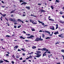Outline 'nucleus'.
<instances>
[{
    "instance_id": "obj_1",
    "label": "nucleus",
    "mask_w": 64,
    "mask_h": 64,
    "mask_svg": "<svg viewBox=\"0 0 64 64\" xmlns=\"http://www.w3.org/2000/svg\"><path fill=\"white\" fill-rule=\"evenodd\" d=\"M34 36L33 35H31L30 37H27V38H28V39H31V38H34Z\"/></svg>"
},
{
    "instance_id": "obj_2",
    "label": "nucleus",
    "mask_w": 64,
    "mask_h": 64,
    "mask_svg": "<svg viewBox=\"0 0 64 64\" xmlns=\"http://www.w3.org/2000/svg\"><path fill=\"white\" fill-rule=\"evenodd\" d=\"M38 22L39 23H41V24H42V25H43L44 26H45V24H44V23H43V22H41L39 20H38Z\"/></svg>"
},
{
    "instance_id": "obj_3",
    "label": "nucleus",
    "mask_w": 64,
    "mask_h": 64,
    "mask_svg": "<svg viewBox=\"0 0 64 64\" xmlns=\"http://www.w3.org/2000/svg\"><path fill=\"white\" fill-rule=\"evenodd\" d=\"M32 23L33 24H37V22H35L34 21H32Z\"/></svg>"
},
{
    "instance_id": "obj_4",
    "label": "nucleus",
    "mask_w": 64,
    "mask_h": 64,
    "mask_svg": "<svg viewBox=\"0 0 64 64\" xmlns=\"http://www.w3.org/2000/svg\"><path fill=\"white\" fill-rule=\"evenodd\" d=\"M36 56H35V57H37L38 58H39V57H40V56H41V54H38Z\"/></svg>"
},
{
    "instance_id": "obj_5",
    "label": "nucleus",
    "mask_w": 64,
    "mask_h": 64,
    "mask_svg": "<svg viewBox=\"0 0 64 64\" xmlns=\"http://www.w3.org/2000/svg\"><path fill=\"white\" fill-rule=\"evenodd\" d=\"M18 46H14V50H16V49H17V48H18Z\"/></svg>"
},
{
    "instance_id": "obj_6",
    "label": "nucleus",
    "mask_w": 64,
    "mask_h": 64,
    "mask_svg": "<svg viewBox=\"0 0 64 64\" xmlns=\"http://www.w3.org/2000/svg\"><path fill=\"white\" fill-rule=\"evenodd\" d=\"M27 4V2H22V4H21V5H23V4Z\"/></svg>"
},
{
    "instance_id": "obj_7",
    "label": "nucleus",
    "mask_w": 64,
    "mask_h": 64,
    "mask_svg": "<svg viewBox=\"0 0 64 64\" xmlns=\"http://www.w3.org/2000/svg\"><path fill=\"white\" fill-rule=\"evenodd\" d=\"M46 11L45 10H41V12L40 13H41L42 12H45Z\"/></svg>"
},
{
    "instance_id": "obj_8",
    "label": "nucleus",
    "mask_w": 64,
    "mask_h": 64,
    "mask_svg": "<svg viewBox=\"0 0 64 64\" xmlns=\"http://www.w3.org/2000/svg\"><path fill=\"white\" fill-rule=\"evenodd\" d=\"M50 28L52 30H55V29H54V27L53 26L52 27V28L50 27Z\"/></svg>"
},
{
    "instance_id": "obj_9",
    "label": "nucleus",
    "mask_w": 64,
    "mask_h": 64,
    "mask_svg": "<svg viewBox=\"0 0 64 64\" xmlns=\"http://www.w3.org/2000/svg\"><path fill=\"white\" fill-rule=\"evenodd\" d=\"M45 32H46V33H47L48 34H50V32H49L48 31H46V30L44 31Z\"/></svg>"
},
{
    "instance_id": "obj_10",
    "label": "nucleus",
    "mask_w": 64,
    "mask_h": 64,
    "mask_svg": "<svg viewBox=\"0 0 64 64\" xmlns=\"http://www.w3.org/2000/svg\"><path fill=\"white\" fill-rule=\"evenodd\" d=\"M54 34L55 35H56V34H59V33H58V32H54Z\"/></svg>"
},
{
    "instance_id": "obj_11",
    "label": "nucleus",
    "mask_w": 64,
    "mask_h": 64,
    "mask_svg": "<svg viewBox=\"0 0 64 64\" xmlns=\"http://www.w3.org/2000/svg\"><path fill=\"white\" fill-rule=\"evenodd\" d=\"M20 38H21V39H25V38H24L23 37V36H20Z\"/></svg>"
},
{
    "instance_id": "obj_12",
    "label": "nucleus",
    "mask_w": 64,
    "mask_h": 64,
    "mask_svg": "<svg viewBox=\"0 0 64 64\" xmlns=\"http://www.w3.org/2000/svg\"><path fill=\"white\" fill-rule=\"evenodd\" d=\"M0 14H1L3 17H5V16H6V14H1V13H0Z\"/></svg>"
},
{
    "instance_id": "obj_13",
    "label": "nucleus",
    "mask_w": 64,
    "mask_h": 64,
    "mask_svg": "<svg viewBox=\"0 0 64 64\" xmlns=\"http://www.w3.org/2000/svg\"><path fill=\"white\" fill-rule=\"evenodd\" d=\"M9 20L10 21H12V22H13V19L12 18H10Z\"/></svg>"
},
{
    "instance_id": "obj_14",
    "label": "nucleus",
    "mask_w": 64,
    "mask_h": 64,
    "mask_svg": "<svg viewBox=\"0 0 64 64\" xmlns=\"http://www.w3.org/2000/svg\"><path fill=\"white\" fill-rule=\"evenodd\" d=\"M49 20H50V21H54V20L52 19L51 18H50L48 19Z\"/></svg>"
},
{
    "instance_id": "obj_15",
    "label": "nucleus",
    "mask_w": 64,
    "mask_h": 64,
    "mask_svg": "<svg viewBox=\"0 0 64 64\" xmlns=\"http://www.w3.org/2000/svg\"><path fill=\"white\" fill-rule=\"evenodd\" d=\"M17 20H16L15 19H14V23H17Z\"/></svg>"
},
{
    "instance_id": "obj_16",
    "label": "nucleus",
    "mask_w": 64,
    "mask_h": 64,
    "mask_svg": "<svg viewBox=\"0 0 64 64\" xmlns=\"http://www.w3.org/2000/svg\"><path fill=\"white\" fill-rule=\"evenodd\" d=\"M35 41H39V38H37L36 39Z\"/></svg>"
},
{
    "instance_id": "obj_17",
    "label": "nucleus",
    "mask_w": 64,
    "mask_h": 64,
    "mask_svg": "<svg viewBox=\"0 0 64 64\" xmlns=\"http://www.w3.org/2000/svg\"><path fill=\"white\" fill-rule=\"evenodd\" d=\"M36 53H37V54H39V53H41V52H40L39 51H37L36 52Z\"/></svg>"
},
{
    "instance_id": "obj_18",
    "label": "nucleus",
    "mask_w": 64,
    "mask_h": 64,
    "mask_svg": "<svg viewBox=\"0 0 64 64\" xmlns=\"http://www.w3.org/2000/svg\"><path fill=\"white\" fill-rule=\"evenodd\" d=\"M26 9H28V10H30V7L26 6Z\"/></svg>"
},
{
    "instance_id": "obj_19",
    "label": "nucleus",
    "mask_w": 64,
    "mask_h": 64,
    "mask_svg": "<svg viewBox=\"0 0 64 64\" xmlns=\"http://www.w3.org/2000/svg\"><path fill=\"white\" fill-rule=\"evenodd\" d=\"M4 60L6 62H8L9 63V61L7 60H5L4 59Z\"/></svg>"
},
{
    "instance_id": "obj_20",
    "label": "nucleus",
    "mask_w": 64,
    "mask_h": 64,
    "mask_svg": "<svg viewBox=\"0 0 64 64\" xmlns=\"http://www.w3.org/2000/svg\"><path fill=\"white\" fill-rule=\"evenodd\" d=\"M20 57V56L19 55H18L16 56V58H19Z\"/></svg>"
},
{
    "instance_id": "obj_21",
    "label": "nucleus",
    "mask_w": 64,
    "mask_h": 64,
    "mask_svg": "<svg viewBox=\"0 0 64 64\" xmlns=\"http://www.w3.org/2000/svg\"><path fill=\"white\" fill-rule=\"evenodd\" d=\"M56 29H57L58 28V25L56 24Z\"/></svg>"
},
{
    "instance_id": "obj_22",
    "label": "nucleus",
    "mask_w": 64,
    "mask_h": 64,
    "mask_svg": "<svg viewBox=\"0 0 64 64\" xmlns=\"http://www.w3.org/2000/svg\"><path fill=\"white\" fill-rule=\"evenodd\" d=\"M32 30V31H34L35 30V29L34 28H32L31 29Z\"/></svg>"
},
{
    "instance_id": "obj_23",
    "label": "nucleus",
    "mask_w": 64,
    "mask_h": 64,
    "mask_svg": "<svg viewBox=\"0 0 64 64\" xmlns=\"http://www.w3.org/2000/svg\"><path fill=\"white\" fill-rule=\"evenodd\" d=\"M20 2H24V1H23V0H20Z\"/></svg>"
},
{
    "instance_id": "obj_24",
    "label": "nucleus",
    "mask_w": 64,
    "mask_h": 64,
    "mask_svg": "<svg viewBox=\"0 0 64 64\" xmlns=\"http://www.w3.org/2000/svg\"><path fill=\"white\" fill-rule=\"evenodd\" d=\"M15 11V10H14L13 11H12L10 12V13H14V11Z\"/></svg>"
},
{
    "instance_id": "obj_25",
    "label": "nucleus",
    "mask_w": 64,
    "mask_h": 64,
    "mask_svg": "<svg viewBox=\"0 0 64 64\" xmlns=\"http://www.w3.org/2000/svg\"><path fill=\"white\" fill-rule=\"evenodd\" d=\"M36 48V47L35 46H33L32 47L33 49H35V48Z\"/></svg>"
},
{
    "instance_id": "obj_26",
    "label": "nucleus",
    "mask_w": 64,
    "mask_h": 64,
    "mask_svg": "<svg viewBox=\"0 0 64 64\" xmlns=\"http://www.w3.org/2000/svg\"><path fill=\"white\" fill-rule=\"evenodd\" d=\"M43 41V39H42L41 38H39V41Z\"/></svg>"
},
{
    "instance_id": "obj_27",
    "label": "nucleus",
    "mask_w": 64,
    "mask_h": 64,
    "mask_svg": "<svg viewBox=\"0 0 64 64\" xmlns=\"http://www.w3.org/2000/svg\"><path fill=\"white\" fill-rule=\"evenodd\" d=\"M38 50H42V51H43V50H42V49H41L40 48H38Z\"/></svg>"
},
{
    "instance_id": "obj_28",
    "label": "nucleus",
    "mask_w": 64,
    "mask_h": 64,
    "mask_svg": "<svg viewBox=\"0 0 64 64\" xmlns=\"http://www.w3.org/2000/svg\"><path fill=\"white\" fill-rule=\"evenodd\" d=\"M21 50L23 51H24V52H25V50H24V48H22Z\"/></svg>"
},
{
    "instance_id": "obj_29",
    "label": "nucleus",
    "mask_w": 64,
    "mask_h": 64,
    "mask_svg": "<svg viewBox=\"0 0 64 64\" xmlns=\"http://www.w3.org/2000/svg\"><path fill=\"white\" fill-rule=\"evenodd\" d=\"M21 27V25H20V26H18V28H20Z\"/></svg>"
},
{
    "instance_id": "obj_30",
    "label": "nucleus",
    "mask_w": 64,
    "mask_h": 64,
    "mask_svg": "<svg viewBox=\"0 0 64 64\" xmlns=\"http://www.w3.org/2000/svg\"><path fill=\"white\" fill-rule=\"evenodd\" d=\"M33 52H32L30 53V54H29V55H31V54H33Z\"/></svg>"
},
{
    "instance_id": "obj_31",
    "label": "nucleus",
    "mask_w": 64,
    "mask_h": 64,
    "mask_svg": "<svg viewBox=\"0 0 64 64\" xmlns=\"http://www.w3.org/2000/svg\"><path fill=\"white\" fill-rule=\"evenodd\" d=\"M46 48H43V50H44V51H46Z\"/></svg>"
},
{
    "instance_id": "obj_32",
    "label": "nucleus",
    "mask_w": 64,
    "mask_h": 64,
    "mask_svg": "<svg viewBox=\"0 0 64 64\" xmlns=\"http://www.w3.org/2000/svg\"><path fill=\"white\" fill-rule=\"evenodd\" d=\"M45 38L46 39H50V38L48 37L46 38Z\"/></svg>"
},
{
    "instance_id": "obj_33",
    "label": "nucleus",
    "mask_w": 64,
    "mask_h": 64,
    "mask_svg": "<svg viewBox=\"0 0 64 64\" xmlns=\"http://www.w3.org/2000/svg\"><path fill=\"white\" fill-rule=\"evenodd\" d=\"M6 37H10V36H9V35H7L6 36Z\"/></svg>"
},
{
    "instance_id": "obj_34",
    "label": "nucleus",
    "mask_w": 64,
    "mask_h": 64,
    "mask_svg": "<svg viewBox=\"0 0 64 64\" xmlns=\"http://www.w3.org/2000/svg\"><path fill=\"white\" fill-rule=\"evenodd\" d=\"M42 37H45V36L44 35V34H42Z\"/></svg>"
},
{
    "instance_id": "obj_35",
    "label": "nucleus",
    "mask_w": 64,
    "mask_h": 64,
    "mask_svg": "<svg viewBox=\"0 0 64 64\" xmlns=\"http://www.w3.org/2000/svg\"><path fill=\"white\" fill-rule=\"evenodd\" d=\"M60 21V23H63V22L61 21Z\"/></svg>"
},
{
    "instance_id": "obj_36",
    "label": "nucleus",
    "mask_w": 64,
    "mask_h": 64,
    "mask_svg": "<svg viewBox=\"0 0 64 64\" xmlns=\"http://www.w3.org/2000/svg\"><path fill=\"white\" fill-rule=\"evenodd\" d=\"M60 14H63V12H60Z\"/></svg>"
},
{
    "instance_id": "obj_37",
    "label": "nucleus",
    "mask_w": 64,
    "mask_h": 64,
    "mask_svg": "<svg viewBox=\"0 0 64 64\" xmlns=\"http://www.w3.org/2000/svg\"><path fill=\"white\" fill-rule=\"evenodd\" d=\"M22 58H19L20 60H22Z\"/></svg>"
},
{
    "instance_id": "obj_38",
    "label": "nucleus",
    "mask_w": 64,
    "mask_h": 64,
    "mask_svg": "<svg viewBox=\"0 0 64 64\" xmlns=\"http://www.w3.org/2000/svg\"><path fill=\"white\" fill-rule=\"evenodd\" d=\"M18 21H21V20L20 19H18Z\"/></svg>"
},
{
    "instance_id": "obj_39",
    "label": "nucleus",
    "mask_w": 64,
    "mask_h": 64,
    "mask_svg": "<svg viewBox=\"0 0 64 64\" xmlns=\"http://www.w3.org/2000/svg\"><path fill=\"white\" fill-rule=\"evenodd\" d=\"M60 35H61V37H62V36H63V35H63V34H61Z\"/></svg>"
},
{
    "instance_id": "obj_40",
    "label": "nucleus",
    "mask_w": 64,
    "mask_h": 64,
    "mask_svg": "<svg viewBox=\"0 0 64 64\" xmlns=\"http://www.w3.org/2000/svg\"><path fill=\"white\" fill-rule=\"evenodd\" d=\"M3 60H0V63H3Z\"/></svg>"
},
{
    "instance_id": "obj_41",
    "label": "nucleus",
    "mask_w": 64,
    "mask_h": 64,
    "mask_svg": "<svg viewBox=\"0 0 64 64\" xmlns=\"http://www.w3.org/2000/svg\"><path fill=\"white\" fill-rule=\"evenodd\" d=\"M14 28H17V26H14Z\"/></svg>"
},
{
    "instance_id": "obj_42",
    "label": "nucleus",
    "mask_w": 64,
    "mask_h": 64,
    "mask_svg": "<svg viewBox=\"0 0 64 64\" xmlns=\"http://www.w3.org/2000/svg\"><path fill=\"white\" fill-rule=\"evenodd\" d=\"M2 18H3V16H1L0 18L1 21H2Z\"/></svg>"
},
{
    "instance_id": "obj_43",
    "label": "nucleus",
    "mask_w": 64,
    "mask_h": 64,
    "mask_svg": "<svg viewBox=\"0 0 64 64\" xmlns=\"http://www.w3.org/2000/svg\"><path fill=\"white\" fill-rule=\"evenodd\" d=\"M50 7L52 8V9H53L54 8H53V7L52 6H51Z\"/></svg>"
},
{
    "instance_id": "obj_44",
    "label": "nucleus",
    "mask_w": 64,
    "mask_h": 64,
    "mask_svg": "<svg viewBox=\"0 0 64 64\" xmlns=\"http://www.w3.org/2000/svg\"><path fill=\"white\" fill-rule=\"evenodd\" d=\"M21 50L19 49H18V51H21Z\"/></svg>"
},
{
    "instance_id": "obj_45",
    "label": "nucleus",
    "mask_w": 64,
    "mask_h": 64,
    "mask_svg": "<svg viewBox=\"0 0 64 64\" xmlns=\"http://www.w3.org/2000/svg\"><path fill=\"white\" fill-rule=\"evenodd\" d=\"M26 62V60H24L22 61V62Z\"/></svg>"
},
{
    "instance_id": "obj_46",
    "label": "nucleus",
    "mask_w": 64,
    "mask_h": 64,
    "mask_svg": "<svg viewBox=\"0 0 64 64\" xmlns=\"http://www.w3.org/2000/svg\"><path fill=\"white\" fill-rule=\"evenodd\" d=\"M12 64H14V61H12Z\"/></svg>"
},
{
    "instance_id": "obj_47",
    "label": "nucleus",
    "mask_w": 64,
    "mask_h": 64,
    "mask_svg": "<svg viewBox=\"0 0 64 64\" xmlns=\"http://www.w3.org/2000/svg\"><path fill=\"white\" fill-rule=\"evenodd\" d=\"M45 51H46V52H48V50H47L46 49Z\"/></svg>"
},
{
    "instance_id": "obj_48",
    "label": "nucleus",
    "mask_w": 64,
    "mask_h": 64,
    "mask_svg": "<svg viewBox=\"0 0 64 64\" xmlns=\"http://www.w3.org/2000/svg\"><path fill=\"white\" fill-rule=\"evenodd\" d=\"M6 56H9V54H6Z\"/></svg>"
},
{
    "instance_id": "obj_49",
    "label": "nucleus",
    "mask_w": 64,
    "mask_h": 64,
    "mask_svg": "<svg viewBox=\"0 0 64 64\" xmlns=\"http://www.w3.org/2000/svg\"><path fill=\"white\" fill-rule=\"evenodd\" d=\"M49 54H50V52L49 51H48L47 52Z\"/></svg>"
},
{
    "instance_id": "obj_50",
    "label": "nucleus",
    "mask_w": 64,
    "mask_h": 64,
    "mask_svg": "<svg viewBox=\"0 0 64 64\" xmlns=\"http://www.w3.org/2000/svg\"><path fill=\"white\" fill-rule=\"evenodd\" d=\"M12 57H13V58H15V56H14V55H13L12 56Z\"/></svg>"
},
{
    "instance_id": "obj_51",
    "label": "nucleus",
    "mask_w": 64,
    "mask_h": 64,
    "mask_svg": "<svg viewBox=\"0 0 64 64\" xmlns=\"http://www.w3.org/2000/svg\"><path fill=\"white\" fill-rule=\"evenodd\" d=\"M25 41L26 42H28L29 41L28 40H26Z\"/></svg>"
},
{
    "instance_id": "obj_52",
    "label": "nucleus",
    "mask_w": 64,
    "mask_h": 64,
    "mask_svg": "<svg viewBox=\"0 0 64 64\" xmlns=\"http://www.w3.org/2000/svg\"><path fill=\"white\" fill-rule=\"evenodd\" d=\"M22 54L23 55V56H25V54Z\"/></svg>"
},
{
    "instance_id": "obj_53",
    "label": "nucleus",
    "mask_w": 64,
    "mask_h": 64,
    "mask_svg": "<svg viewBox=\"0 0 64 64\" xmlns=\"http://www.w3.org/2000/svg\"><path fill=\"white\" fill-rule=\"evenodd\" d=\"M59 44V42H57L56 43V44Z\"/></svg>"
},
{
    "instance_id": "obj_54",
    "label": "nucleus",
    "mask_w": 64,
    "mask_h": 64,
    "mask_svg": "<svg viewBox=\"0 0 64 64\" xmlns=\"http://www.w3.org/2000/svg\"><path fill=\"white\" fill-rule=\"evenodd\" d=\"M43 56H45V54H43Z\"/></svg>"
},
{
    "instance_id": "obj_55",
    "label": "nucleus",
    "mask_w": 64,
    "mask_h": 64,
    "mask_svg": "<svg viewBox=\"0 0 64 64\" xmlns=\"http://www.w3.org/2000/svg\"><path fill=\"white\" fill-rule=\"evenodd\" d=\"M1 2L2 3H3L4 4V2H3V1H2Z\"/></svg>"
},
{
    "instance_id": "obj_56",
    "label": "nucleus",
    "mask_w": 64,
    "mask_h": 64,
    "mask_svg": "<svg viewBox=\"0 0 64 64\" xmlns=\"http://www.w3.org/2000/svg\"><path fill=\"white\" fill-rule=\"evenodd\" d=\"M26 16V14H23V16H24H24Z\"/></svg>"
},
{
    "instance_id": "obj_57",
    "label": "nucleus",
    "mask_w": 64,
    "mask_h": 64,
    "mask_svg": "<svg viewBox=\"0 0 64 64\" xmlns=\"http://www.w3.org/2000/svg\"><path fill=\"white\" fill-rule=\"evenodd\" d=\"M38 5H41V4H38Z\"/></svg>"
},
{
    "instance_id": "obj_58",
    "label": "nucleus",
    "mask_w": 64,
    "mask_h": 64,
    "mask_svg": "<svg viewBox=\"0 0 64 64\" xmlns=\"http://www.w3.org/2000/svg\"><path fill=\"white\" fill-rule=\"evenodd\" d=\"M39 32H42V30H40L39 31Z\"/></svg>"
},
{
    "instance_id": "obj_59",
    "label": "nucleus",
    "mask_w": 64,
    "mask_h": 64,
    "mask_svg": "<svg viewBox=\"0 0 64 64\" xmlns=\"http://www.w3.org/2000/svg\"><path fill=\"white\" fill-rule=\"evenodd\" d=\"M11 17H13V15L12 14L11 16Z\"/></svg>"
},
{
    "instance_id": "obj_60",
    "label": "nucleus",
    "mask_w": 64,
    "mask_h": 64,
    "mask_svg": "<svg viewBox=\"0 0 64 64\" xmlns=\"http://www.w3.org/2000/svg\"><path fill=\"white\" fill-rule=\"evenodd\" d=\"M23 32L24 33H25V34H26V32H25L24 31H23Z\"/></svg>"
},
{
    "instance_id": "obj_61",
    "label": "nucleus",
    "mask_w": 64,
    "mask_h": 64,
    "mask_svg": "<svg viewBox=\"0 0 64 64\" xmlns=\"http://www.w3.org/2000/svg\"><path fill=\"white\" fill-rule=\"evenodd\" d=\"M58 36L59 37H61V35H58Z\"/></svg>"
},
{
    "instance_id": "obj_62",
    "label": "nucleus",
    "mask_w": 64,
    "mask_h": 64,
    "mask_svg": "<svg viewBox=\"0 0 64 64\" xmlns=\"http://www.w3.org/2000/svg\"><path fill=\"white\" fill-rule=\"evenodd\" d=\"M56 2H59V1H58V0H57L56 1Z\"/></svg>"
},
{
    "instance_id": "obj_63",
    "label": "nucleus",
    "mask_w": 64,
    "mask_h": 64,
    "mask_svg": "<svg viewBox=\"0 0 64 64\" xmlns=\"http://www.w3.org/2000/svg\"><path fill=\"white\" fill-rule=\"evenodd\" d=\"M30 34H28V36H30Z\"/></svg>"
},
{
    "instance_id": "obj_64",
    "label": "nucleus",
    "mask_w": 64,
    "mask_h": 64,
    "mask_svg": "<svg viewBox=\"0 0 64 64\" xmlns=\"http://www.w3.org/2000/svg\"><path fill=\"white\" fill-rule=\"evenodd\" d=\"M29 57V58H31V57H32V56H31L30 55V56Z\"/></svg>"
}]
</instances>
